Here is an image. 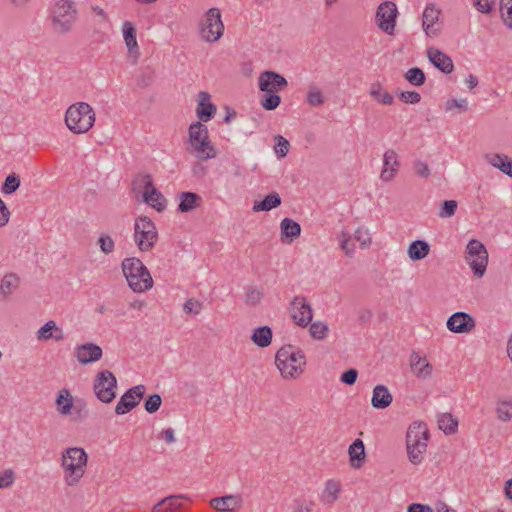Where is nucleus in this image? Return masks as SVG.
<instances>
[{"instance_id": "19", "label": "nucleus", "mask_w": 512, "mask_h": 512, "mask_svg": "<svg viewBox=\"0 0 512 512\" xmlns=\"http://www.w3.org/2000/svg\"><path fill=\"white\" fill-rule=\"evenodd\" d=\"M400 168L398 154L393 149H388L383 154V166L380 179L383 182H391L397 175Z\"/></svg>"}, {"instance_id": "42", "label": "nucleus", "mask_w": 512, "mask_h": 512, "mask_svg": "<svg viewBox=\"0 0 512 512\" xmlns=\"http://www.w3.org/2000/svg\"><path fill=\"white\" fill-rule=\"evenodd\" d=\"M405 79L414 86H421L425 83L426 77L424 72L420 68H411L405 75Z\"/></svg>"}, {"instance_id": "9", "label": "nucleus", "mask_w": 512, "mask_h": 512, "mask_svg": "<svg viewBox=\"0 0 512 512\" xmlns=\"http://www.w3.org/2000/svg\"><path fill=\"white\" fill-rule=\"evenodd\" d=\"M465 261L470 266L473 275L481 278L488 265V251L482 242L471 239L465 249Z\"/></svg>"}, {"instance_id": "29", "label": "nucleus", "mask_w": 512, "mask_h": 512, "mask_svg": "<svg viewBox=\"0 0 512 512\" xmlns=\"http://www.w3.org/2000/svg\"><path fill=\"white\" fill-rule=\"evenodd\" d=\"M412 372L419 378H429L432 375L433 367L425 357H420L418 353L411 355Z\"/></svg>"}, {"instance_id": "13", "label": "nucleus", "mask_w": 512, "mask_h": 512, "mask_svg": "<svg viewBox=\"0 0 512 512\" xmlns=\"http://www.w3.org/2000/svg\"><path fill=\"white\" fill-rule=\"evenodd\" d=\"M397 15L396 4L392 1H385L377 8L375 23L381 31L388 35H394Z\"/></svg>"}, {"instance_id": "61", "label": "nucleus", "mask_w": 512, "mask_h": 512, "mask_svg": "<svg viewBox=\"0 0 512 512\" xmlns=\"http://www.w3.org/2000/svg\"><path fill=\"white\" fill-rule=\"evenodd\" d=\"M357 377L358 371L354 368H350L341 375L340 380L347 385H353Z\"/></svg>"}, {"instance_id": "11", "label": "nucleus", "mask_w": 512, "mask_h": 512, "mask_svg": "<svg viewBox=\"0 0 512 512\" xmlns=\"http://www.w3.org/2000/svg\"><path fill=\"white\" fill-rule=\"evenodd\" d=\"M224 33V24L218 8H210L200 23V35L208 43L218 41Z\"/></svg>"}, {"instance_id": "16", "label": "nucleus", "mask_w": 512, "mask_h": 512, "mask_svg": "<svg viewBox=\"0 0 512 512\" xmlns=\"http://www.w3.org/2000/svg\"><path fill=\"white\" fill-rule=\"evenodd\" d=\"M290 314L294 322L301 327L308 326L312 321V308L303 297H295L291 303Z\"/></svg>"}, {"instance_id": "26", "label": "nucleus", "mask_w": 512, "mask_h": 512, "mask_svg": "<svg viewBox=\"0 0 512 512\" xmlns=\"http://www.w3.org/2000/svg\"><path fill=\"white\" fill-rule=\"evenodd\" d=\"M122 32L129 56L133 57L134 62H136L139 56V47L136 39V28L131 22L125 21L122 26Z\"/></svg>"}, {"instance_id": "39", "label": "nucleus", "mask_w": 512, "mask_h": 512, "mask_svg": "<svg viewBox=\"0 0 512 512\" xmlns=\"http://www.w3.org/2000/svg\"><path fill=\"white\" fill-rule=\"evenodd\" d=\"M281 204V198L278 193L272 192L268 194L262 201L255 202L253 210L258 211H270L273 208L278 207Z\"/></svg>"}, {"instance_id": "12", "label": "nucleus", "mask_w": 512, "mask_h": 512, "mask_svg": "<svg viewBox=\"0 0 512 512\" xmlns=\"http://www.w3.org/2000/svg\"><path fill=\"white\" fill-rule=\"evenodd\" d=\"M117 380L112 372L104 370L96 375L94 380V393L103 403H110L116 397Z\"/></svg>"}, {"instance_id": "62", "label": "nucleus", "mask_w": 512, "mask_h": 512, "mask_svg": "<svg viewBox=\"0 0 512 512\" xmlns=\"http://www.w3.org/2000/svg\"><path fill=\"white\" fill-rule=\"evenodd\" d=\"M313 508L312 502L297 500L294 502L292 512H311Z\"/></svg>"}, {"instance_id": "41", "label": "nucleus", "mask_w": 512, "mask_h": 512, "mask_svg": "<svg viewBox=\"0 0 512 512\" xmlns=\"http://www.w3.org/2000/svg\"><path fill=\"white\" fill-rule=\"evenodd\" d=\"M497 418L503 422H507L512 419V401L511 400H499L496 406Z\"/></svg>"}, {"instance_id": "20", "label": "nucleus", "mask_w": 512, "mask_h": 512, "mask_svg": "<svg viewBox=\"0 0 512 512\" xmlns=\"http://www.w3.org/2000/svg\"><path fill=\"white\" fill-rule=\"evenodd\" d=\"M102 354V348L94 343L78 345L74 351L77 361L83 365L100 360Z\"/></svg>"}, {"instance_id": "5", "label": "nucleus", "mask_w": 512, "mask_h": 512, "mask_svg": "<svg viewBox=\"0 0 512 512\" xmlns=\"http://www.w3.org/2000/svg\"><path fill=\"white\" fill-rule=\"evenodd\" d=\"M96 114L92 106L86 102H76L70 105L64 116V122L69 131L74 134L88 132L95 123Z\"/></svg>"}, {"instance_id": "14", "label": "nucleus", "mask_w": 512, "mask_h": 512, "mask_svg": "<svg viewBox=\"0 0 512 512\" xmlns=\"http://www.w3.org/2000/svg\"><path fill=\"white\" fill-rule=\"evenodd\" d=\"M146 391V387L142 384L136 385L127 390L118 401L115 407V413L117 415H124L135 408L143 398Z\"/></svg>"}, {"instance_id": "21", "label": "nucleus", "mask_w": 512, "mask_h": 512, "mask_svg": "<svg viewBox=\"0 0 512 512\" xmlns=\"http://www.w3.org/2000/svg\"><path fill=\"white\" fill-rule=\"evenodd\" d=\"M210 507L220 512H235L243 505L241 495H225L222 497L212 498L209 502Z\"/></svg>"}, {"instance_id": "18", "label": "nucleus", "mask_w": 512, "mask_h": 512, "mask_svg": "<svg viewBox=\"0 0 512 512\" xmlns=\"http://www.w3.org/2000/svg\"><path fill=\"white\" fill-rule=\"evenodd\" d=\"M287 80L273 71H264L259 76V89L265 93H276L287 86Z\"/></svg>"}, {"instance_id": "50", "label": "nucleus", "mask_w": 512, "mask_h": 512, "mask_svg": "<svg viewBox=\"0 0 512 512\" xmlns=\"http://www.w3.org/2000/svg\"><path fill=\"white\" fill-rule=\"evenodd\" d=\"M98 245L100 247V250L104 254H110L115 249V242H114V240L112 239L111 236L106 235V234H101L100 235V237L98 239Z\"/></svg>"}, {"instance_id": "36", "label": "nucleus", "mask_w": 512, "mask_h": 512, "mask_svg": "<svg viewBox=\"0 0 512 512\" xmlns=\"http://www.w3.org/2000/svg\"><path fill=\"white\" fill-rule=\"evenodd\" d=\"M272 336L273 334L270 327L261 326L253 330L251 340L256 346L266 348L271 344Z\"/></svg>"}, {"instance_id": "15", "label": "nucleus", "mask_w": 512, "mask_h": 512, "mask_svg": "<svg viewBox=\"0 0 512 512\" xmlns=\"http://www.w3.org/2000/svg\"><path fill=\"white\" fill-rule=\"evenodd\" d=\"M441 11L435 4H427L422 16V28L428 37H436L441 32L439 22Z\"/></svg>"}, {"instance_id": "49", "label": "nucleus", "mask_w": 512, "mask_h": 512, "mask_svg": "<svg viewBox=\"0 0 512 512\" xmlns=\"http://www.w3.org/2000/svg\"><path fill=\"white\" fill-rule=\"evenodd\" d=\"M281 102V98L276 93H266L261 100V105L266 110H274L276 109Z\"/></svg>"}, {"instance_id": "1", "label": "nucleus", "mask_w": 512, "mask_h": 512, "mask_svg": "<svg viewBox=\"0 0 512 512\" xmlns=\"http://www.w3.org/2000/svg\"><path fill=\"white\" fill-rule=\"evenodd\" d=\"M88 455L81 447H68L61 452L60 467L64 483L68 487L77 486L86 472Z\"/></svg>"}, {"instance_id": "59", "label": "nucleus", "mask_w": 512, "mask_h": 512, "mask_svg": "<svg viewBox=\"0 0 512 512\" xmlns=\"http://www.w3.org/2000/svg\"><path fill=\"white\" fill-rule=\"evenodd\" d=\"M446 110H453L454 108H458L460 111H467L468 102L466 99H451L448 100L445 104Z\"/></svg>"}, {"instance_id": "52", "label": "nucleus", "mask_w": 512, "mask_h": 512, "mask_svg": "<svg viewBox=\"0 0 512 512\" xmlns=\"http://www.w3.org/2000/svg\"><path fill=\"white\" fill-rule=\"evenodd\" d=\"M161 403V396L159 394H153L147 398L144 407L148 413L152 414L155 413L160 408Z\"/></svg>"}, {"instance_id": "28", "label": "nucleus", "mask_w": 512, "mask_h": 512, "mask_svg": "<svg viewBox=\"0 0 512 512\" xmlns=\"http://www.w3.org/2000/svg\"><path fill=\"white\" fill-rule=\"evenodd\" d=\"M393 396L389 389L382 384H378L374 387L371 404L376 409H385L391 405Z\"/></svg>"}, {"instance_id": "55", "label": "nucleus", "mask_w": 512, "mask_h": 512, "mask_svg": "<svg viewBox=\"0 0 512 512\" xmlns=\"http://www.w3.org/2000/svg\"><path fill=\"white\" fill-rule=\"evenodd\" d=\"M413 170L416 175L422 178H428L431 174L429 166L422 160H417L413 163Z\"/></svg>"}, {"instance_id": "64", "label": "nucleus", "mask_w": 512, "mask_h": 512, "mask_svg": "<svg viewBox=\"0 0 512 512\" xmlns=\"http://www.w3.org/2000/svg\"><path fill=\"white\" fill-rule=\"evenodd\" d=\"M160 437L164 439L167 444H172L176 441L175 432L172 428H167L161 431Z\"/></svg>"}, {"instance_id": "60", "label": "nucleus", "mask_w": 512, "mask_h": 512, "mask_svg": "<svg viewBox=\"0 0 512 512\" xmlns=\"http://www.w3.org/2000/svg\"><path fill=\"white\" fill-rule=\"evenodd\" d=\"M400 100L404 103L417 104L421 100V96L418 92L415 91H405L402 92L399 96Z\"/></svg>"}, {"instance_id": "35", "label": "nucleus", "mask_w": 512, "mask_h": 512, "mask_svg": "<svg viewBox=\"0 0 512 512\" xmlns=\"http://www.w3.org/2000/svg\"><path fill=\"white\" fill-rule=\"evenodd\" d=\"M351 466L354 468H360L365 458V447L364 443L360 439H356L348 449Z\"/></svg>"}, {"instance_id": "33", "label": "nucleus", "mask_w": 512, "mask_h": 512, "mask_svg": "<svg viewBox=\"0 0 512 512\" xmlns=\"http://www.w3.org/2000/svg\"><path fill=\"white\" fill-rule=\"evenodd\" d=\"M340 491L341 483L339 481L334 479L327 480L321 495V502L326 505H332L338 500Z\"/></svg>"}, {"instance_id": "43", "label": "nucleus", "mask_w": 512, "mask_h": 512, "mask_svg": "<svg viewBox=\"0 0 512 512\" xmlns=\"http://www.w3.org/2000/svg\"><path fill=\"white\" fill-rule=\"evenodd\" d=\"M307 103L312 107H319L324 103L322 91L314 85L309 87L307 93Z\"/></svg>"}, {"instance_id": "45", "label": "nucleus", "mask_w": 512, "mask_h": 512, "mask_svg": "<svg viewBox=\"0 0 512 512\" xmlns=\"http://www.w3.org/2000/svg\"><path fill=\"white\" fill-rule=\"evenodd\" d=\"M328 330V326L325 323L317 321L311 323L309 332L313 339L323 340L326 338Z\"/></svg>"}, {"instance_id": "37", "label": "nucleus", "mask_w": 512, "mask_h": 512, "mask_svg": "<svg viewBox=\"0 0 512 512\" xmlns=\"http://www.w3.org/2000/svg\"><path fill=\"white\" fill-rule=\"evenodd\" d=\"M369 95L378 103L383 105H392L394 97L391 93L384 90L380 82H374L369 89Z\"/></svg>"}, {"instance_id": "32", "label": "nucleus", "mask_w": 512, "mask_h": 512, "mask_svg": "<svg viewBox=\"0 0 512 512\" xmlns=\"http://www.w3.org/2000/svg\"><path fill=\"white\" fill-rule=\"evenodd\" d=\"M55 404L60 415L67 416L70 414L74 407L71 392L66 388L61 389L57 394Z\"/></svg>"}, {"instance_id": "22", "label": "nucleus", "mask_w": 512, "mask_h": 512, "mask_svg": "<svg viewBox=\"0 0 512 512\" xmlns=\"http://www.w3.org/2000/svg\"><path fill=\"white\" fill-rule=\"evenodd\" d=\"M196 115L201 123L210 121L216 114V106L211 103V96L206 91H200L197 96Z\"/></svg>"}, {"instance_id": "10", "label": "nucleus", "mask_w": 512, "mask_h": 512, "mask_svg": "<svg viewBox=\"0 0 512 512\" xmlns=\"http://www.w3.org/2000/svg\"><path fill=\"white\" fill-rule=\"evenodd\" d=\"M77 10L71 0H59L52 9L53 27L57 32L66 33L71 30L76 20Z\"/></svg>"}, {"instance_id": "54", "label": "nucleus", "mask_w": 512, "mask_h": 512, "mask_svg": "<svg viewBox=\"0 0 512 512\" xmlns=\"http://www.w3.org/2000/svg\"><path fill=\"white\" fill-rule=\"evenodd\" d=\"M203 308V304L196 300V299H188L184 306H183V310L187 313V314H193V315H198L201 310Z\"/></svg>"}, {"instance_id": "17", "label": "nucleus", "mask_w": 512, "mask_h": 512, "mask_svg": "<svg viewBox=\"0 0 512 512\" xmlns=\"http://www.w3.org/2000/svg\"><path fill=\"white\" fill-rule=\"evenodd\" d=\"M446 325L449 331L464 334L471 332L475 328L476 322L468 313L455 312L448 318Z\"/></svg>"}, {"instance_id": "44", "label": "nucleus", "mask_w": 512, "mask_h": 512, "mask_svg": "<svg viewBox=\"0 0 512 512\" xmlns=\"http://www.w3.org/2000/svg\"><path fill=\"white\" fill-rule=\"evenodd\" d=\"M339 244L345 255L352 257L355 252V245L351 241V235L347 232H341L338 236Z\"/></svg>"}, {"instance_id": "6", "label": "nucleus", "mask_w": 512, "mask_h": 512, "mask_svg": "<svg viewBox=\"0 0 512 512\" xmlns=\"http://www.w3.org/2000/svg\"><path fill=\"white\" fill-rule=\"evenodd\" d=\"M429 440V430L423 422H413L407 429L406 449L409 461L418 465L422 463Z\"/></svg>"}, {"instance_id": "48", "label": "nucleus", "mask_w": 512, "mask_h": 512, "mask_svg": "<svg viewBox=\"0 0 512 512\" xmlns=\"http://www.w3.org/2000/svg\"><path fill=\"white\" fill-rule=\"evenodd\" d=\"M458 203L455 200H445L440 207L439 217L450 218L455 215Z\"/></svg>"}, {"instance_id": "3", "label": "nucleus", "mask_w": 512, "mask_h": 512, "mask_svg": "<svg viewBox=\"0 0 512 512\" xmlns=\"http://www.w3.org/2000/svg\"><path fill=\"white\" fill-rule=\"evenodd\" d=\"M121 269L129 288L133 292L144 293L153 287L152 276L139 258H124L121 263Z\"/></svg>"}, {"instance_id": "40", "label": "nucleus", "mask_w": 512, "mask_h": 512, "mask_svg": "<svg viewBox=\"0 0 512 512\" xmlns=\"http://www.w3.org/2000/svg\"><path fill=\"white\" fill-rule=\"evenodd\" d=\"M439 428L447 435L454 434L458 428L457 420L450 414H441L438 418Z\"/></svg>"}, {"instance_id": "57", "label": "nucleus", "mask_w": 512, "mask_h": 512, "mask_svg": "<svg viewBox=\"0 0 512 512\" xmlns=\"http://www.w3.org/2000/svg\"><path fill=\"white\" fill-rule=\"evenodd\" d=\"M262 297L263 294L260 290L256 288H250L246 292L245 301L247 304L256 305L261 301Z\"/></svg>"}, {"instance_id": "58", "label": "nucleus", "mask_w": 512, "mask_h": 512, "mask_svg": "<svg viewBox=\"0 0 512 512\" xmlns=\"http://www.w3.org/2000/svg\"><path fill=\"white\" fill-rule=\"evenodd\" d=\"M354 238L360 242L362 247H368L371 244V237L367 230L358 228L354 232Z\"/></svg>"}, {"instance_id": "30", "label": "nucleus", "mask_w": 512, "mask_h": 512, "mask_svg": "<svg viewBox=\"0 0 512 512\" xmlns=\"http://www.w3.org/2000/svg\"><path fill=\"white\" fill-rule=\"evenodd\" d=\"M63 331L59 328L55 321L49 320L46 322L38 331L37 339L39 341H48L54 339L55 341H61L63 339Z\"/></svg>"}, {"instance_id": "34", "label": "nucleus", "mask_w": 512, "mask_h": 512, "mask_svg": "<svg viewBox=\"0 0 512 512\" xmlns=\"http://www.w3.org/2000/svg\"><path fill=\"white\" fill-rule=\"evenodd\" d=\"M180 212H190L200 206L201 197L194 192H181L178 195Z\"/></svg>"}, {"instance_id": "53", "label": "nucleus", "mask_w": 512, "mask_h": 512, "mask_svg": "<svg viewBox=\"0 0 512 512\" xmlns=\"http://www.w3.org/2000/svg\"><path fill=\"white\" fill-rule=\"evenodd\" d=\"M276 145H275V152L280 157H285L289 152L290 144L287 139H285L283 136L278 135L275 137Z\"/></svg>"}, {"instance_id": "24", "label": "nucleus", "mask_w": 512, "mask_h": 512, "mask_svg": "<svg viewBox=\"0 0 512 512\" xmlns=\"http://www.w3.org/2000/svg\"><path fill=\"white\" fill-rule=\"evenodd\" d=\"M187 497L182 494L169 495L155 505H153L152 512H182L184 508L183 500Z\"/></svg>"}, {"instance_id": "27", "label": "nucleus", "mask_w": 512, "mask_h": 512, "mask_svg": "<svg viewBox=\"0 0 512 512\" xmlns=\"http://www.w3.org/2000/svg\"><path fill=\"white\" fill-rule=\"evenodd\" d=\"M484 159L494 168L499 169L502 173L512 177V159L505 154L487 153Z\"/></svg>"}, {"instance_id": "46", "label": "nucleus", "mask_w": 512, "mask_h": 512, "mask_svg": "<svg viewBox=\"0 0 512 512\" xmlns=\"http://www.w3.org/2000/svg\"><path fill=\"white\" fill-rule=\"evenodd\" d=\"M500 12L504 24L512 29V0H501Z\"/></svg>"}, {"instance_id": "56", "label": "nucleus", "mask_w": 512, "mask_h": 512, "mask_svg": "<svg viewBox=\"0 0 512 512\" xmlns=\"http://www.w3.org/2000/svg\"><path fill=\"white\" fill-rule=\"evenodd\" d=\"M15 480V474L12 469H6L0 473V489L10 487Z\"/></svg>"}, {"instance_id": "31", "label": "nucleus", "mask_w": 512, "mask_h": 512, "mask_svg": "<svg viewBox=\"0 0 512 512\" xmlns=\"http://www.w3.org/2000/svg\"><path fill=\"white\" fill-rule=\"evenodd\" d=\"M281 240L291 243L301 233V226L298 222L284 218L280 223Z\"/></svg>"}, {"instance_id": "23", "label": "nucleus", "mask_w": 512, "mask_h": 512, "mask_svg": "<svg viewBox=\"0 0 512 512\" xmlns=\"http://www.w3.org/2000/svg\"><path fill=\"white\" fill-rule=\"evenodd\" d=\"M427 57L430 60V62L441 72L445 74H449L454 69V64L447 54L440 51L437 48L430 47L426 51Z\"/></svg>"}, {"instance_id": "7", "label": "nucleus", "mask_w": 512, "mask_h": 512, "mask_svg": "<svg viewBox=\"0 0 512 512\" xmlns=\"http://www.w3.org/2000/svg\"><path fill=\"white\" fill-rule=\"evenodd\" d=\"M133 240L141 252L150 251L158 241L155 223L147 216L135 219Z\"/></svg>"}, {"instance_id": "8", "label": "nucleus", "mask_w": 512, "mask_h": 512, "mask_svg": "<svg viewBox=\"0 0 512 512\" xmlns=\"http://www.w3.org/2000/svg\"><path fill=\"white\" fill-rule=\"evenodd\" d=\"M133 189L142 193L143 201L161 212L166 207L164 196L158 191L149 174L138 175L133 181Z\"/></svg>"}, {"instance_id": "2", "label": "nucleus", "mask_w": 512, "mask_h": 512, "mask_svg": "<svg viewBox=\"0 0 512 512\" xmlns=\"http://www.w3.org/2000/svg\"><path fill=\"white\" fill-rule=\"evenodd\" d=\"M275 365L283 379H297L304 372L306 357L299 348L285 345L277 351Z\"/></svg>"}, {"instance_id": "51", "label": "nucleus", "mask_w": 512, "mask_h": 512, "mask_svg": "<svg viewBox=\"0 0 512 512\" xmlns=\"http://www.w3.org/2000/svg\"><path fill=\"white\" fill-rule=\"evenodd\" d=\"M496 0H473L475 9L483 14H489L493 11Z\"/></svg>"}, {"instance_id": "47", "label": "nucleus", "mask_w": 512, "mask_h": 512, "mask_svg": "<svg viewBox=\"0 0 512 512\" xmlns=\"http://www.w3.org/2000/svg\"><path fill=\"white\" fill-rule=\"evenodd\" d=\"M20 186V178L16 174H10L6 177L3 186L2 192L4 194H12L14 193Z\"/></svg>"}, {"instance_id": "38", "label": "nucleus", "mask_w": 512, "mask_h": 512, "mask_svg": "<svg viewBox=\"0 0 512 512\" xmlns=\"http://www.w3.org/2000/svg\"><path fill=\"white\" fill-rule=\"evenodd\" d=\"M430 251V246L426 241H413L408 247V256L413 261L424 259Z\"/></svg>"}, {"instance_id": "4", "label": "nucleus", "mask_w": 512, "mask_h": 512, "mask_svg": "<svg viewBox=\"0 0 512 512\" xmlns=\"http://www.w3.org/2000/svg\"><path fill=\"white\" fill-rule=\"evenodd\" d=\"M188 151L199 160H210L216 157V149L209 138V131L200 121L193 122L188 128Z\"/></svg>"}, {"instance_id": "25", "label": "nucleus", "mask_w": 512, "mask_h": 512, "mask_svg": "<svg viewBox=\"0 0 512 512\" xmlns=\"http://www.w3.org/2000/svg\"><path fill=\"white\" fill-rule=\"evenodd\" d=\"M21 278L17 273H6L0 280V299L8 300L20 288Z\"/></svg>"}, {"instance_id": "63", "label": "nucleus", "mask_w": 512, "mask_h": 512, "mask_svg": "<svg viewBox=\"0 0 512 512\" xmlns=\"http://www.w3.org/2000/svg\"><path fill=\"white\" fill-rule=\"evenodd\" d=\"M407 512H433V509L429 505L412 503L408 506Z\"/></svg>"}]
</instances>
